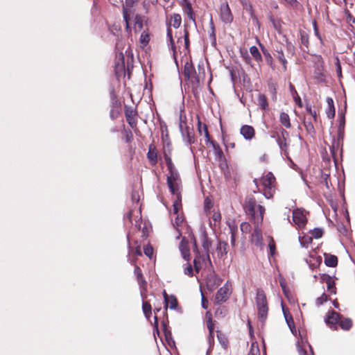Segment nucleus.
Listing matches in <instances>:
<instances>
[{"mask_svg": "<svg viewBox=\"0 0 355 355\" xmlns=\"http://www.w3.org/2000/svg\"><path fill=\"white\" fill-rule=\"evenodd\" d=\"M245 209L247 214L251 216V220L254 225H260L262 223L265 208L260 205H257L253 198L246 200Z\"/></svg>", "mask_w": 355, "mask_h": 355, "instance_id": "nucleus-1", "label": "nucleus"}, {"mask_svg": "<svg viewBox=\"0 0 355 355\" xmlns=\"http://www.w3.org/2000/svg\"><path fill=\"white\" fill-rule=\"evenodd\" d=\"M255 302L258 318L261 322H264L268 316V305L266 294L261 288L257 290Z\"/></svg>", "mask_w": 355, "mask_h": 355, "instance_id": "nucleus-2", "label": "nucleus"}, {"mask_svg": "<svg viewBox=\"0 0 355 355\" xmlns=\"http://www.w3.org/2000/svg\"><path fill=\"white\" fill-rule=\"evenodd\" d=\"M275 178L270 172L262 177L259 180V184L263 187V195L269 199L272 197L275 191Z\"/></svg>", "mask_w": 355, "mask_h": 355, "instance_id": "nucleus-3", "label": "nucleus"}, {"mask_svg": "<svg viewBox=\"0 0 355 355\" xmlns=\"http://www.w3.org/2000/svg\"><path fill=\"white\" fill-rule=\"evenodd\" d=\"M193 252L196 254V257L193 260V265L195 270L198 272L200 269L209 268L211 266V262L209 258V254H201L196 246V242H194Z\"/></svg>", "mask_w": 355, "mask_h": 355, "instance_id": "nucleus-4", "label": "nucleus"}, {"mask_svg": "<svg viewBox=\"0 0 355 355\" xmlns=\"http://www.w3.org/2000/svg\"><path fill=\"white\" fill-rule=\"evenodd\" d=\"M180 128L184 142L188 145H191L196 142V139L193 128H190L186 123H184V127L182 122L180 123Z\"/></svg>", "mask_w": 355, "mask_h": 355, "instance_id": "nucleus-5", "label": "nucleus"}, {"mask_svg": "<svg viewBox=\"0 0 355 355\" xmlns=\"http://www.w3.org/2000/svg\"><path fill=\"white\" fill-rule=\"evenodd\" d=\"M184 76L186 79L190 80L191 83H199L200 78L196 75V69L191 62H187L184 67Z\"/></svg>", "mask_w": 355, "mask_h": 355, "instance_id": "nucleus-6", "label": "nucleus"}, {"mask_svg": "<svg viewBox=\"0 0 355 355\" xmlns=\"http://www.w3.org/2000/svg\"><path fill=\"white\" fill-rule=\"evenodd\" d=\"M341 315L334 311H328L324 318L327 325L333 330H337Z\"/></svg>", "mask_w": 355, "mask_h": 355, "instance_id": "nucleus-7", "label": "nucleus"}, {"mask_svg": "<svg viewBox=\"0 0 355 355\" xmlns=\"http://www.w3.org/2000/svg\"><path fill=\"white\" fill-rule=\"evenodd\" d=\"M293 221L297 228L305 226L307 219L304 210L296 209L293 211Z\"/></svg>", "mask_w": 355, "mask_h": 355, "instance_id": "nucleus-8", "label": "nucleus"}, {"mask_svg": "<svg viewBox=\"0 0 355 355\" xmlns=\"http://www.w3.org/2000/svg\"><path fill=\"white\" fill-rule=\"evenodd\" d=\"M220 18L225 24H231L233 21L234 17L227 2L220 5Z\"/></svg>", "mask_w": 355, "mask_h": 355, "instance_id": "nucleus-9", "label": "nucleus"}, {"mask_svg": "<svg viewBox=\"0 0 355 355\" xmlns=\"http://www.w3.org/2000/svg\"><path fill=\"white\" fill-rule=\"evenodd\" d=\"M117 60L115 63V75L117 78L125 75V62L124 56L122 53H116Z\"/></svg>", "mask_w": 355, "mask_h": 355, "instance_id": "nucleus-10", "label": "nucleus"}, {"mask_svg": "<svg viewBox=\"0 0 355 355\" xmlns=\"http://www.w3.org/2000/svg\"><path fill=\"white\" fill-rule=\"evenodd\" d=\"M125 115L128 124L134 128L137 126V111L133 107L125 106Z\"/></svg>", "mask_w": 355, "mask_h": 355, "instance_id": "nucleus-11", "label": "nucleus"}, {"mask_svg": "<svg viewBox=\"0 0 355 355\" xmlns=\"http://www.w3.org/2000/svg\"><path fill=\"white\" fill-rule=\"evenodd\" d=\"M230 293V286L227 284H225L218 291L215 297L216 302L217 303H222L225 302L228 299Z\"/></svg>", "mask_w": 355, "mask_h": 355, "instance_id": "nucleus-12", "label": "nucleus"}, {"mask_svg": "<svg viewBox=\"0 0 355 355\" xmlns=\"http://www.w3.org/2000/svg\"><path fill=\"white\" fill-rule=\"evenodd\" d=\"M127 218L132 225L140 227L141 223V215L140 209H137L130 211L127 214Z\"/></svg>", "mask_w": 355, "mask_h": 355, "instance_id": "nucleus-13", "label": "nucleus"}, {"mask_svg": "<svg viewBox=\"0 0 355 355\" xmlns=\"http://www.w3.org/2000/svg\"><path fill=\"white\" fill-rule=\"evenodd\" d=\"M134 273L141 288V295H143V292L147 290V282L143 276L141 268L138 266H135Z\"/></svg>", "mask_w": 355, "mask_h": 355, "instance_id": "nucleus-14", "label": "nucleus"}, {"mask_svg": "<svg viewBox=\"0 0 355 355\" xmlns=\"http://www.w3.org/2000/svg\"><path fill=\"white\" fill-rule=\"evenodd\" d=\"M321 281L327 284V291L331 294H336V288L335 286V280L332 277L327 274H322L320 276Z\"/></svg>", "mask_w": 355, "mask_h": 355, "instance_id": "nucleus-15", "label": "nucleus"}, {"mask_svg": "<svg viewBox=\"0 0 355 355\" xmlns=\"http://www.w3.org/2000/svg\"><path fill=\"white\" fill-rule=\"evenodd\" d=\"M198 132L200 136L204 135L207 145L209 143H211L212 140L211 139L207 126L202 123L199 116H198Z\"/></svg>", "mask_w": 355, "mask_h": 355, "instance_id": "nucleus-16", "label": "nucleus"}, {"mask_svg": "<svg viewBox=\"0 0 355 355\" xmlns=\"http://www.w3.org/2000/svg\"><path fill=\"white\" fill-rule=\"evenodd\" d=\"M167 184L170 189L171 193L175 196H181V190H182V181L181 180H175L167 182Z\"/></svg>", "mask_w": 355, "mask_h": 355, "instance_id": "nucleus-17", "label": "nucleus"}, {"mask_svg": "<svg viewBox=\"0 0 355 355\" xmlns=\"http://www.w3.org/2000/svg\"><path fill=\"white\" fill-rule=\"evenodd\" d=\"M240 133L247 140H251L255 135L254 129L252 126L244 125L241 128Z\"/></svg>", "mask_w": 355, "mask_h": 355, "instance_id": "nucleus-18", "label": "nucleus"}, {"mask_svg": "<svg viewBox=\"0 0 355 355\" xmlns=\"http://www.w3.org/2000/svg\"><path fill=\"white\" fill-rule=\"evenodd\" d=\"M209 144H211L213 146L215 156L219 162V166L220 167H222L223 162H225V158L222 149L219 145L215 144L214 141H212L211 143H209Z\"/></svg>", "mask_w": 355, "mask_h": 355, "instance_id": "nucleus-19", "label": "nucleus"}, {"mask_svg": "<svg viewBox=\"0 0 355 355\" xmlns=\"http://www.w3.org/2000/svg\"><path fill=\"white\" fill-rule=\"evenodd\" d=\"M221 282L222 281L220 277L214 274H212L207 277V286L208 289L212 291L218 286H219Z\"/></svg>", "mask_w": 355, "mask_h": 355, "instance_id": "nucleus-20", "label": "nucleus"}, {"mask_svg": "<svg viewBox=\"0 0 355 355\" xmlns=\"http://www.w3.org/2000/svg\"><path fill=\"white\" fill-rule=\"evenodd\" d=\"M180 250L184 259L189 260L190 253L188 241L183 238L179 245Z\"/></svg>", "mask_w": 355, "mask_h": 355, "instance_id": "nucleus-21", "label": "nucleus"}, {"mask_svg": "<svg viewBox=\"0 0 355 355\" xmlns=\"http://www.w3.org/2000/svg\"><path fill=\"white\" fill-rule=\"evenodd\" d=\"M163 295L166 304V309L167 307H169L171 309H176L178 306L177 298L174 295L168 296L165 291H164Z\"/></svg>", "mask_w": 355, "mask_h": 355, "instance_id": "nucleus-22", "label": "nucleus"}, {"mask_svg": "<svg viewBox=\"0 0 355 355\" xmlns=\"http://www.w3.org/2000/svg\"><path fill=\"white\" fill-rule=\"evenodd\" d=\"M262 234L259 228V225H254V232L252 234V241L257 245H261L262 243Z\"/></svg>", "mask_w": 355, "mask_h": 355, "instance_id": "nucleus-23", "label": "nucleus"}, {"mask_svg": "<svg viewBox=\"0 0 355 355\" xmlns=\"http://www.w3.org/2000/svg\"><path fill=\"white\" fill-rule=\"evenodd\" d=\"M147 157L152 165H155L157 162V153L154 146L150 145Z\"/></svg>", "mask_w": 355, "mask_h": 355, "instance_id": "nucleus-24", "label": "nucleus"}, {"mask_svg": "<svg viewBox=\"0 0 355 355\" xmlns=\"http://www.w3.org/2000/svg\"><path fill=\"white\" fill-rule=\"evenodd\" d=\"M352 320L350 318H345L341 315L338 326L344 331H348L352 328Z\"/></svg>", "mask_w": 355, "mask_h": 355, "instance_id": "nucleus-25", "label": "nucleus"}, {"mask_svg": "<svg viewBox=\"0 0 355 355\" xmlns=\"http://www.w3.org/2000/svg\"><path fill=\"white\" fill-rule=\"evenodd\" d=\"M227 243L225 241H219L216 247V252L218 257L222 258L227 253Z\"/></svg>", "mask_w": 355, "mask_h": 355, "instance_id": "nucleus-26", "label": "nucleus"}, {"mask_svg": "<svg viewBox=\"0 0 355 355\" xmlns=\"http://www.w3.org/2000/svg\"><path fill=\"white\" fill-rule=\"evenodd\" d=\"M327 103L328 108L327 109L326 113L329 119H333L335 116V107L334 105V101L331 98L328 97L327 98Z\"/></svg>", "mask_w": 355, "mask_h": 355, "instance_id": "nucleus-27", "label": "nucleus"}, {"mask_svg": "<svg viewBox=\"0 0 355 355\" xmlns=\"http://www.w3.org/2000/svg\"><path fill=\"white\" fill-rule=\"evenodd\" d=\"M324 263L329 267H336L338 264V258L335 255L325 254Z\"/></svg>", "mask_w": 355, "mask_h": 355, "instance_id": "nucleus-28", "label": "nucleus"}, {"mask_svg": "<svg viewBox=\"0 0 355 355\" xmlns=\"http://www.w3.org/2000/svg\"><path fill=\"white\" fill-rule=\"evenodd\" d=\"M150 40V33L148 31V29L146 30H144L141 35H140V38H139V43L141 44V46H142L143 48L146 46L148 45V44L149 43V41Z\"/></svg>", "mask_w": 355, "mask_h": 355, "instance_id": "nucleus-29", "label": "nucleus"}, {"mask_svg": "<svg viewBox=\"0 0 355 355\" xmlns=\"http://www.w3.org/2000/svg\"><path fill=\"white\" fill-rule=\"evenodd\" d=\"M181 180L180 175L175 168L168 170V174L167 175V182Z\"/></svg>", "mask_w": 355, "mask_h": 355, "instance_id": "nucleus-30", "label": "nucleus"}, {"mask_svg": "<svg viewBox=\"0 0 355 355\" xmlns=\"http://www.w3.org/2000/svg\"><path fill=\"white\" fill-rule=\"evenodd\" d=\"M182 22L181 16L179 14H173L171 17L170 24L174 28H178Z\"/></svg>", "mask_w": 355, "mask_h": 355, "instance_id": "nucleus-31", "label": "nucleus"}, {"mask_svg": "<svg viewBox=\"0 0 355 355\" xmlns=\"http://www.w3.org/2000/svg\"><path fill=\"white\" fill-rule=\"evenodd\" d=\"M279 120L281 123L287 128H291L290 117L288 114L282 112L279 116Z\"/></svg>", "mask_w": 355, "mask_h": 355, "instance_id": "nucleus-32", "label": "nucleus"}, {"mask_svg": "<svg viewBox=\"0 0 355 355\" xmlns=\"http://www.w3.org/2000/svg\"><path fill=\"white\" fill-rule=\"evenodd\" d=\"M184 9V12H185L187 16L188 17V18H189L191 20H192L194 22V24H196L195 15L193 12L191 3H187Z\"/></svg>", "mask_w": 355, "mask_h": 355, "instance_id": "nucleus-33", "label": "nucleus"}, {"mask_svg": "<svg viewBox=\"0 0 355 355\" xmlns=\"http://www.w3.org/2000/svg\"><path fill=\"white\" fill-rule=\"evenodd\" d=\"M258 105L262 110H266L268 106V101L266 96L263 94H259L257 98Z\"/></svg>", "mask_w": 355, "mask_h": 355, "instance_id": "nucleus-34", "label": "nucleus"}, {"mask_svg": "<svg viewBox=\"0 0 355 355\" xmlns=\"http://www.w3.org/2000/svg\"><path fill=\"white\" fill-rule=\"evenodd\" d=\"M142 310L146 318L149 319L152 313V306L148 302L144 301L142 304Z\"/></svg>", "mask_w": 355, "mask_h": 355, "instance_id": "nucleus-35", "label": "nucleus"}, {"mask_svg": "<svg viewBox=\"0 0 355 355\" xmlns=\"http://www.w3.org/2000/svg\"><path fill=\"white\" fill-rule=\"evenodd\" d=\"M182 196H175V199L173 204V213L178 214L180 209L181 208L182 204Z\"/></svg>", "mask_w": 355, "mask_h": 355, "instance_id": "nucleus-36", "label": "nucleus"}, {"mask_svg": "<svg viewBox=\"0 0 355 355\" xmlns=\"http://www.w3.org/2000/svg\"><path fill=\"white\" fill-rule=\"evenodd\" d=\"M170 154H171L170 150H168V153L166 150L164 153V157L168 170L175 168L174 164L172 162Z\"/></svg>", "mask_w": 355, "mask_h": 355, "instance_id": "nucleus-37", "label": "nucleus"}, {"mask_svg": "<svg viewBox=\"0 0 355 355\" xmlns=\"http://www.w3.org/2000/svg\"><path fill=\"white\" fill-rule=\"evenodd\" d=\"M250 52L251 55L253 56V58L257 61H261V55L259 53V51L258 48L255 46H252L250 48Z\"/></svg>", "mask_w": 355, "mask_h": 355, "instance_id": "nucleus-38", "label": "nucleus"}, {"mask_svg": "<svg viewBox=\"0 0 355 355\" xmlns=\"http://www.w3.org/2000/svg\"><path fill=\"white\" fill-rule=\"evenodd\" d=\"M135 31H141L143 28V19L141 16L137 15L135 17Z\"/></svg>", "mask_w": 355, "mask_h": 355, "instance_id": "nucleus-39", "label": "nucleus"}, {"mask_svg": "<svg viewBox=\"0 0 355 355\" xmlns=\"http://www.w3.org/2000/svg\"><path fill=\"white\" fill-rule=\"evenodd\" d=\"M277 143L280 148V149L284 151L285 153H287L288 150V143H287V139H282L281 137L277 138Z\"/></svg>", "mask_w": 355, "mask_h": 355, "instance_id": "nucleus-40", "label": "nucleus"}, {"mask_svg": "<svg viewBox=\"0 0 355 355\" xmlns=\"http://www.w3.org/2000/svg\"><path fill=\"white\" fill-rule=\"evenodd\" d=\"M217 337L220 344L222 347L226 349L228 346V340L227 338L221 333L218 332Z\"/></svg>", "mask_w": 355, "mask_h": 355, "instance_id": "nucleus-41", "label": "nucleus"}, {"mask_svg": "<svg viewBox=\"0 0 355 355\" xmlns=\"http://www.w3.org/2000/svg\"><path fill=\"white\" fill-rule=\"evenodd\" d=\"M211 245V241L208 239L207 236L204 234L202 236V245L207 254H209Z\"/></svg>", "mask_w": 355, "mask_h": 355, "instance_id": "nucleus-42", "label": "nucleus"}, {"mask_svg": "<svg viewBox=\"0 0 355 355\" xmlns=\"http://www.w3.org/2000/svg\"><path fill=\"white\" fill-rule=\"evenodd\" d=\"M122 134L123 139H124L125 142L130 143L133 139V135L130 130H123Z\"/></svg>", "mask_w": 355, "mask_h": 355, "instance_id": "nucleus-43", "label": "nucleus"}, {"mask_svg": "<svg viewBox=\"0 0 355 355\" xmlns=\"http://www.w3.org/2000/svg\"><path fill=\"white\" fill-rule=\"evenodd\" d=\"M167 38H168V40L169 41L171 49L173 51V53H175V46L174 44L173 39L172 31H171V28H167Z\"/></svg>", "mask_w": 355, "mask_h": 355, "instance_id": "nucleus-44", "label": "nucleus"}, {"mask_svg": "<svg viewBox=\"0 0 355 355\" xmlns=\"http://www.w3.org/2000/svg\"><path fill=\"white\" fill-rule=\"evenodd\" d=\"M213 207V202L209 198H206L204 201V209L207 214L210 212V209Z\"/></svg>", "mask_w": 355, "mask_h": 355, "instance_id": "nucleus-45", "label": "nucleus"}, {"mask_svg": "<svg viewBox=\"0 0 355 355\" xmlns=\"http://www.w3.org/2000/svg\"><path fill=\"white\" fill-rule=\"evenodd\" d=\"M300 42L305 47L308 48L309 44V36L305 32L300 33Z\"/></svg>", "mask_w": 355, "mask_h": 355, "instance_id": "nucleus-46", "label": "nucleus"}, {"mask_svg": "<svg viewBox=\"0 0 355 355\" xmlns=\"http://www.w3.org/2000/svg\"><path fill=\"white\" fill-rule=\"evenodd\" d=\"M299 240L302 247H307V245L311 243L312 238L308 236L302 237L300 236Z\"/></svg>", "mask_w": 355, "mask_h": 355, "instance_id": "nucleus-47", "label": "nucleus"}, {"mask_svg": "<svg viewBox=\"0 0 355 355\" xmlns=\"http://www.w3.org/2000/svg\"><path fill=\"white\" fill-rule=\"evenodd\" d=\"M277 58L282 63L284 70H286L287 61L284 57V53L282 51H277Z\"/></svg>", "mask_w": 355, "mask_h": 355, "instance_id": "nucleus-48", "label": "nucleus"}, {"mask_svg": "<svg viewBox=\"0 0 355 355\" xmlns=\"http://www.w3.org/2000/svg\"><path fill=\"white\" fill-rule=\"evenodd\" d=\"M144 252L147 257L151 258L153 254V248L150 245H146L144 247Z\"/></svg>", "mask_w": 355, "mask_h": 355, "instance_id": "nucleus-49", "label": "nucleus"}, {"mask_svg": "<svg viewBox=\"0 0 355 355\" xmlns=\"http://www.w3.org/2000/svg\"><path fill=\"white\" fill-rule=\"evenodd\" d=\"M230 232H231V244L232 245H235L236 241V227L232 225L230 226Z\"/></svg>", "mask_w": 355, "mask_h": 355, "instance_id": "nucleus-50", "label": "nucleus"}, {"mask_svg": "<svg viewBox=\"0 0 355 355\" xmlns=\"http://www.w3.org/2000/svg\"><path fill=\"white\" fill-rule=\"evenodd\" d=\"M248 355H260L259 349L254 343L252 344Z\"/></svg>", "mask_w": 355, "mask_h": 355, "instance_id": "nucleus-51", "label": "nucleus"}, {"mask_svg": "<svg viewBox=\"0 0 355 355\" xmlns=\"http://www.w3.org/2000/svg\"><path fill=\"white\" fill-rule=\"evenodd\" d=\"M311 234L314 238L319 239V238L322 237V236L323 234V230L320 228H315L312 231Z\"/></svg>", "mask_w": 355, "mask_h": 355, "instance_id": "nucleus-52", "label": "nucleus"}, {"mask_svg": "<svg viewBox=\"0 0 355 355\" xmlns=\"http://www.w3.org/2000/svg\"><path fill=\"white\" fill-rule=\"evenodd\" d=\"M328 299L327 295L323 293L320 297L316 299V304L318 306L322 305L324 302H327Z\"/></svg>", "mask_w": 355, "mask_h": 355, "instance_id": "nucleus-53", "label": "nucleus"}, {"mask_svg": "<svg viewBox=\"0 0 355 355\" xmlns=\"http://www.w3.org/2000/svg\"><path fill=\"white\" fill-rule=\"evenodd\" d=\"M184 273L189 277L193 276V268L191 264L187 263L184 268Z\"/></svg>", "mask_w": 355, "mask_h": 355, "instance_id": "nucleus-54", "label": "nucleus"}, {"mask_svg": "<svg viewBox=\"0 0 355 355\" xmlns=\"http://www.w3.org/2000/svg\"><path fill=\"white\" fill-rule=\"evenodd\" d=\"M130 11L125 7H123V19L126 24V28H129L128 24V20H129V15H130Z\"/></svg>", "mask_w": 355, "mask_h": 355, "instance_id": "nucleus-55", "label": "nucleus"}, {"mask_svg": "<svg viewBox=\"0 0 355 355\" xmlns=\"http://www.w3.org/2000/svg\"><path fill=\"white\" fill-rule=\"evenodd\" d=\"M240 228L243 233H248L250 230V225L246 222H243L241 224Z\"/></svg>", "mask_w": 355, "mask_h": 355, "instance_id": "nucleus-56", "label": "nucleus"}, {"mask_svg": "<svg viewBox=\"0 0 355 355\" xmlns=\"http://www.w3.org/2000/svg\"><path fill=\"white\" fill-rule=\"evenodd\" d=\"M184 218L182 216L178 214L174 221L173 222V226H179L183 223Z\"/></svg>", "mask_w": 355, "mask_h": 355, "instance_id": "nucleus-57", "label": "nucleus"}, {"mask_svg": "<svg viewBox=\"0 0 355 355\" xmlns=\"http://www.w3.org/2000/svg\"><path fill=\"white\" fill-rule=\"evenodd\" d=\"M184 40L185 48L187 49H189V32L187 31V29L184 30Z\"/></svg>", "mask_w": 355, "mask_h": 355, "instance_id": "nucleus-58", "label": "nucleus"}, {"mask_svg": "<svg viewBox=\"0 0 355 355\" xmlns=\"http://www.w3.org/2000/svg\"><path fill=\"white\" fill-rule=\"evenodd\" d=\"M207 326L209 329V333L213 334L214 329V324L212 322L211 318H209L207 322Z\"/></svg>", "mask_w": 355, "mask_h": 355, "instance_id": "nucleus-59", "label": "nucleus"}, {"mask_svg": "<svg viewBox=\"0 0 355 355\" xmlns=\"http://www.w3.org/2000/svg\"><path fill=\"white\" fill-rule=\"evenodd\" d=\"M242 56H243V60H245V62L247 64H251L252 60L247 51H245V53H242Z\"/></svg>", "mask_w": 355, "mask_h": 355, "instance_id": "nucleus-60", "label": "nucleus"}, {"mask_svg": "<svg viewBox=\"0 0 355 355\" xmlns=\"http://www.w3.org/2000/svg\"><path fill=\"white\" fill-rule=\"evenodd\" d=\"M336 73L338 74V76L341 77V76H342L341 66H340V61L338 58H336Z\"/></svg>", "mask_w": 355, "mask_h": 355, "instance_id": "nucleus-61", "label": "nucleus"}, {"mask_svg": "<svg viewBox=\"0 0 355 355\" xmlns=\"http://www.w3.org/2000/svg\"><path fill=\"white\" fill-rule=\"evenodd\" d=\"M212 219L215 223L219 222L221 219V215L219 212H214L212 215Z\"/></svg>", "mask_w": 355, "mask_h": 355, "instance_id": "nucleus-62", "label": "nucleus"}, {"mask_svg": "<svg viewBox=\"0 0 355 355\" xmlns=\"http://www.w3.org/2000/svg\"><path fill=\"white\" fill-rule=\"evenodd\" d=\"M269 248L271 255H274L275 252V244L273 240H271L269 243Z\"/></svg>", "mask_w": 355, "mask_h": 355, "instance_id": "nucleus-63", "label": "nucleus"}, {"mask_svg": "<svg viewBox=\"0 0 355 355\" xmlns=\"http://www.w3.org/2000/svg\"><path fill=\"white\" fill-rule=\"evenodd\" d=\"M264 55L266 56V60L267 62V63L272 66V58L271 57V55H270V53H264Z\"/></svg>", "mask_w": 355, "mask_h": 355, "instance_id": "nucleus-64", "label": "nucleus"}]
</instances>
